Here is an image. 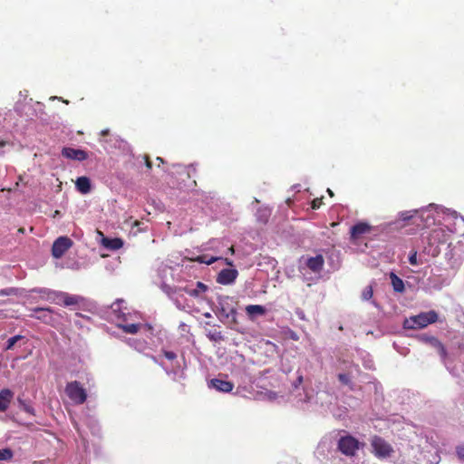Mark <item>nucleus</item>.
Returning <instances> with one entry per match:
<instances>
[{
	"instance_id": "nucleus-27",
	"label": "nucleus",
	"mask_w": 464,
	"mask_h": 464,
	"mask_svg": "<svg viewBox=\"0 0 464 464\" xmlns=\"http://www.w3.org/2000/svg\"><path fill=\"white\" fill-rule=\"evenodd\" d=\"M338 380H339V381H340V382H342L343 384L350 386V389H351V390H353V385H352L351 379H350V377H349V375H348V374H346V373H339V374H338Z\"/></svg>"
},
{
	"instance_id": "nucleus-21",
	"label": "nucleus",
	"mask_w": 464,
	"mask_h": 464,
	"mask_svg": "<svg viewBox=\"0 0 464 464\" xmlns=\"http://www.w3.org/2000/svg\"><path fill=\"white\" fill-rule=\"evenodd\" d=\"M207 290H208V286L202 282H198L197 286L194 289H188V288L185 289L186 293L188 295L193 296V297H198L200 293L206 292Z\"/></svg>"
},
{
	"instance_id": "nucleus-23",
	"label": "nucleus",
	"mask_w": 464,
	"mask_h": 464,
	"mask_svg": "<svg viewBox=\"0 0 464 464\" xmlns=\"http://www.w3.org/2000/svg\"><path fill=\"white\" fill-rule=\"evenodd\" d=\"M121 329L123 330L124 333L135 334L140 330V325L137 324H129L121 325Z\"/></svg>"
},
{
	"instance_id": "nucleus-4",
	"label": "nucleus",
	"mask_w": 464,
	"mask_h": 464,
	"mask_svg": "<svg viewBox=\"0 0 464 464\" xmlns=\"http://www.w3.org/2000/svg\"><path fill=\"white\" fill-rule=\"evenodd\" d=\"M457 227L444 228L436 227L433 228L428 237L430 245H441L447 243L450 238L451 233H457Z\"/></svg>"
},
{
	"instance_id": "nucleus-19",
	"label": "nucleus",
	"mask_w": 464,
	"mask_h": 464,
	"mask_svg": "<svg viewBox=\"0 0 464 464\" xmlns=\"http://www.w3.org/2000/svg\"><path fill=\"white\" fill-rule=\"evenodd\" d=\"M390 278L392 281V285L393 290L397 293H402L405 290L404 283L401 278H400L396 274L392 272L390 274Z\"/></svg>"
},
{
	"instance_id": "nucleus-6",
	"label": "nucleus",
	"mask_w": 464,
	"mask_h": 464,
	"mask_svg": "<svg viewBox=\"0 0 464 464\" xmlns=\"http://www.w3.org/2000/svg\"><path fill=\"white\" fill-rule=\"evenodd\" d=\"M359 441L351 435L343 436L338 441V450L346 456H354L359 449Z\"/></svg>"
},
{
	"instance_id": "nucleus-38",
	"label": "nucleus",
	"mask_w": 464,
	"mask_h": 464,
	"mask_svg": "<svg viewBox=\"0 0 464 464\" xmlns=\"http://www.w3.org/2000/svg\"><path fill=\"white\" fill-rule=\"evenodd\" d=\"M464 223V218L462 217H456L454 225L457 226L458 224Z\"/></svg>"
},
{
	"instance_id": "nucleus-36",
	"label": "nucleus",
	"mask_w": 464,
	"mask_h": 464,
	"mask_svg": "<svg viewBox=\"0 0 464 464\" xmlns=\"http://www.w3.org/2000/svg\"><path fill=\"white\" fill-rule=\"evenodd\" d=\"M142 158H143V160H144V163H145V165H146L147 169H151V168H152V162H151V160H150V156H149V155H147V154H145V155H143V157H142Z\"/></svg>"
},
{
	"instance_id": "nucleus-26",
	"label": "nucleus",
	"mask_w": 464,
	"mask_h": 464,
	"mask_svg": "<svg viewBox=\"0 0 464 464\" xmlns=\"http://www.w3.org/2000/svg\"><path fill=\"white\" fill-rule=\"evenodd\" d=\"M218 259H220V257H215V256L208 257L207 255H203V256H199L197 258V261H198L199 263L211 265Z\"/></svg>"
},
{
	"instance_id": "nucleus-5",
	"label": "nucleus",
	"mask_w": 464,
	"mask_h": 464,
	"mask_svg": "<svg viewBox=\"0 0 464 464\" xmlns=\"http://www.w3.org/2000/svg\"><path fill=\"white\" fill-rule=\"evenodd\" d=\"M373 454L378 458L390 457L393 452L392 446L382 437L373 436L371 440Z\"/></svg>"
},
{
	"instance_id": "nucleus-28",
	"label": "nucleus",
	"mask_w": 464,
	"mask_h": 464,
	"mask_svg": "<svg viewBox=\"0 0 464 464\" xmlns=\"http://www.w3.org/2000/svg\"><path fill=\"white\" fill-rule=\"evenodd\" d=\"M24 337L22 335H14L11 338H9L7 340V344H6V347H5V350H11L14 348V344L21 339H23Z\"/></svg>"
},
{
	"instance_id": "nucleus-12",
	"label": "nucleus",
	"mask_w": 464,
	"mask_h": 464,
	"mask_svg": "<svg viewBox=\"0 0 464 464\" xmlns=\"http://www.w3.org/2000/svg\"><path fill=\"white\" fill-rule=\"evenodd\" d=\"M34 312L38 314L35 316L36 319L44 322V324H52L53 310L50 307L43 308V307H35L33 309Z\"/></svg>"
},
{
	"instance_id": "nucleus-44",
	"label": "nucleus",
	"mask_w": 464,
	"mask_h": 464,
	"mask_svg": "<svg viewBox=\"0 0 464 464\" xmlns=\"http://www.w3.org/2000/svg\"><path fill=\"white\" fill-rule=\"evenodd\" d=\"M327 192L331 197H334V193L330 188L327 189Z\"/></svg>"
},
{
	"instance_id": "nucleus-20",
	"label": "nucleus",
	"mask_w": 464,
	"mask_h": 464,
	"mask_svg": "<svg viewBox=\"0 0 464 464\" xmlns=\"http://www.w3.org/2000/svg\"><path fill=\"white\" fill-rule=\"evenodd\" d=\"M246 312L249 317L253 315H264L266 312V308L260 304H249L246 307Z\"/></svg>"
},
{
	"instance_id": "nucleus-14",
	"label": "nucleus",
	"mask_w": 464,
	"mask_h": 464,
	"mask_svg": "<svg viewBox=\"0 0 464 464\" xmlns=\"http://www.w3.org/2000/svg\"><path fill=\"white\" fill-rule=\"evenodd\" d=\"M210 386L217 391L229 392L234 388V383L226 380L214 378L210 381Z\"/></svg>"
},
{
	"instance_id": "nucleus-39",
	"label": "nucleus",
	"mask_w": 464,
	"mask_h": 464,
	"mask_svg": "<svg viewBox=\"0 0 464 464\" xmlns=\"http://www.w3.org/2000/svg\"><path fill=\"white\" fill-rule=\"evenodd\" d=\"M156 160L158 161L159 165H160V164H163V163H164L163 159H162V158H160V157H158V158L156 159Z\"/></svg>"
},
{
	"instance_id": "nucleus-9",
	"label": "nucleus",
	"mask_w": 464,
	"mask_h": 464,
	"mask_svg": "<svg viewBox=\"0 0 464 464\" xmlns=\"http://www.w3.org/2000/svg\"><path fill=\"white\" fill-rule=\"evenodd\" d=\"M62 155L64 158L78 160V161H83L88 158V153L85 150H82L80 149L69 148V147L63 149Z\"/></svg>"
},
{
	"instance_id": "nucleus-33",
	"label": "nucleus",
	"mask_w": 464,
	"mask_h": 464,
	"mask_svg": "<svg viewBox=\"0 0 464 464\" xmlns=\"http://www.w3.org/2000/svg\"><path fill=\"white\" fill-rule=\"evenodd\" d=\"M163 355L169 361H173L177 358V354L171 351H163Z\"/></svg>"
},
{
	"instance_id": "nucleus-29",
	"label": "nucleus",
	"mask_w": 464,
	"mask_h": 464,
	"mask_svg": "<svg viewBox=\"0 0 464 464\" xmlns=\"http://www.w3.org/2000/svg\"><path fill=\"white\" fill-rule=\"evenodd\" d=\"M373 295V290L371 285L366 286L362 293V299L364 301L370 300Z\"/></svg>"
},
{
	"instance_id": "nucleus-8",
	"label": "nucleus",
	"mask_w": 464,
	"mask_h": 464,
	"mask_svg": "<svg viewBox=\"0 0 464 464\" xmlns=\"http://www.w3.org/2000/svg\"><path fill=\"white\" fill-rule=\"evenodd\" d=\"M372 226L367 222H358L353 225L350 229V236L353 241L360 239L363 235L369 234L372 231Z\"/></svg>"
},
{
	"instance_id": "nucleus-2",
	"label": "nucleus",
	"mask_w": 464,
	"mask_h": 464,
	"mask_svg": "<svg viewBox=\"0 0 464 464\" xmlns=\"http://www.w3.org/2000/svg\"><path fill=\"white\" fill-rule=\"evenodd\" d=\"M218 314L227 319L230 324H237V308L233 304V299L228 295H218Z\"/></svg>"
},
{
	"instance_id": "nucleus-40",
	"label": "nucleus",
	"mask_w": 464,
	"mask_h": 464,
	"mask_svg": "<svg viewBox=\"0 0 464 464\" xmlns=\"http://www.w3.org/2000/svg\"><path fill=\"white\" fill-rule=\"evenodd\" d=\"M228 252L233 255L235 253V249H234V246H231L230 247H228Z\"/></svg>"
},
{
	"instance_id": "nucleus-17",
	"label": "nucleus",
	"mask_w": 464,
	"mask_h": 464,
	"mask_svg": "<svg viewBox=\"0 0 464 464\" xmlns=\"http://www.w3.org/2000/svg\"><path fill=\"white\" fill-rule=\"evenodd\" d=\"M75 187L82 194H87L92 189L91 180L88 177H79L75 181Z\"/></svg>"
},
{
	"instance_id": "nucleus-45",
	"label": "nucleus",
	"mask_w": 464,
	"mask_h": 464,
	"mask_svg": "<svg viewBox=\"0 0 464 464\" xmlns=\"http://www.w3.org/2000/svg\"><path fill=\"white\" fill-rule=\"evenodd\" d=\"M18 232H19V233H22V234H23V233H24V227H20V228L18 229Z\"/></svg>"
},
{
	"instance_id": "nucleus-10",
	"label": "nucleus",
	"mask_w": 464,
	"mask_h": 464,
	"mask_svg": "<svg viewBox=\"0 0 464 464\" xmlns=\"http://www.w3.org/2000/svg\"><path fill=\"white\" fill-rule=\"evenodd\" d=\"M237 275L236 269H222L218 275L217 282L221 285H230L236 280Z\"/></svg>"
},
{
	"instance_id": "nucleus-34",
	"label": "nucleus",
	"mask_w": 464,
	"mask_h": 464,
	"mask_svg": "<svg viewBox=\"0 0 464 464\" xmlns=\"http://www.w3.org/2000/svg\"><path fill=\"white\" fill-rule=\"evenodd\" d=\"M409 262L411 265L412 266H417L418 265V261H417V252L414 251L412 252L410 256H409Z\"/></svg>"
},
{
	"instance_id": "nucleus-41",
	"label": "nucleus",
	"mask_w": 464,
	"mask_h": 464,
	"mask_svg": "<svg viewBox=\"0 0 464 464\" xmlns=\"http://www.w3.org/2000/svg\"><path fill=\"white\" fill-rule=\"evenodd\" d=\"M101 134H102V136L108 135V134H109V130H102Z\"/></svg>"
},
{
	"instance_id": "nucleus-22",
	"label": "nucleus",
	"mask_w": 464,
	"mask_h": 464,
	"mask_svg": "<svg viewBox=\"0 0 464 464\" xmlns=\"http://www.w3.org/2000/svg\"><path fill=\"white\" fill-rule=\"evenodd\" d=\"M78 301H79V299L75 295H67V294H64L63 295V304L65 306H70V305L77 304Z\"/></svg>"
},
{
	"instance_id": "nucleus-42",
	"label": "nucleus",
	"mask_w": 464,
	"mask_h": 464,
	"mask_svg": "<svg viewBox=\"0 0 464 464\" xmlns=\"http://www.w3.org/2000/svg\"><path fill=\"white\" fill-rule=\"evenodd\" d=\"M6 145V141L5 140H0V147H5Z\"/></svg>"
},
{
	"instance_id": "nucleus-18",
	"label": "nucleus",
	"mask_w": 464,
	"mask_h": 464,
	"mask_svg": "<svg viewBox=\"0 0 464 464\" xmlns=\"http://www.w3.org/2000/svg\"><path fill=\"white\" fill-rule=\"evenodd\" d=\"M102 245L104 247H106L108 249L118 250L122 247L123 241L118 237H115V238L104 237L102 239Z\"/></svg>"
},
{
	"instance_id": "nucleus-1",
	"label": "nucleus",
	"mask_w": 464,
	"mask_h": 464,
	"mask_svg": "<svg viewBox=\"0 0 464 464\" xmlns=\"http://www.w3.org/2000/svg\"><path fill=\"white\" fill-rule=\"evenodd\" d=\"M437 321L438 314L431 310L406 318L403 322V327L411 330L421 329Z\"/></svg>"
},
{
	"instance_id": "nucleus-37",
	"label": "nucleus",
	"mask_w": 464,
	"mask_h": 464,
	"mask_svg": "<svg viewBox=\"0 0 464 464\" xmlns=\"http://www.w3.org/2000/svg\"><path fill=\"white\" fill-rule=\"evenodd\" d=\"M289 336L294 341H298L299 340L298 334L295 332H294V331H290Z\"/></svg>"
},
{
	"instance_id": "nucleus-35",
	"label": "nucleus",
	"mask_w": 464,
	"mask_h": 464,
	"mask_svg": "<svg viewBox=\"0 0 464 464\" xmlns=\"http://www.w3.org/2000/svg\"><path fill=\"white\" fill-rule=\"evenodd\" d=\"M14 294H15V289L12 287L0 290V295H11Z\"/></svg>"
},
{
	"instance_id": "nucleus-25",
	"label": "nucleus",
	"mask_w": 464,
	"mask_h": 464,
	"mask_svg": "<svg viewBox=\"0 0 464 464\" xmlns=\"http://www.w3.org/2000/svg\"><path fill=\"white\" fill-rule=\"evenodd\" d=\"M14 453L12 450L5 448L0 449V460L9 461L13 459Z\"/></svg>"
},
{
	"instance_id": "nucleus-15",
	"label": "nucleus",
	"mask_w": 464,
	"mask_h": 464,
	"mask_svg": "<svg viewBox=\"0 0 464 464\" xmlns=\"http://www.w3.org/2000/svg\"><path fill=\"white\" fill-rule=\"evenodd\" d=\"M424 340L426 343L430 344L432 347H434L438 351L439 354L440 355V357L442 359L447 358V356H448L447 350H446L444 344L437 337L426 336V337H424Z\"/></svg>"
},
{
	"instance_id": "nucleus-16",
	"label": "nucleus",
	"mask_w": 464,
	"mask_h": 464,
	"mask_svg": "<svg viewBox=\"0 0 464 464\" xmlns=\"http://www.w3.org/2000/svg\"><path fill=\"white\" fill-rule=\"evenodd\" d=\"M13 398L14 392L10 389L6 388L0 391V412L8 409Z\"/></svg>"
},
{
	"instance_id": "nucleus-32",
	"label": "nucleus",
	"mask_w": 464,
	"mask_h": 464,
	"mask_svg": "<svg viewBox=\"0 0 464 464\" xmlns=\"http://www.w3.org/2000/svg\"><path fill=\"white\" fill-rule=\"evenodd\" d=\"M456 453H457L458 458H459L461 461H464V445L458 446V447L456 448Z\"/></svg>"
},
{
	"instance_id": "nucleus-11",
	"label": "nucleus",
	"mask_w": 464,
	"mask_h": 464,
	"mask_svg": "<svg viewBox=\"0 0 464 464\" xmlns=\"http://www.w3.org/2000/svg\"><path fill=\"white\" fill-rule=\"evenodd\" d=\"M400 218L402 221H412V224L417 225L418 227H425V225H420V222H422L423 218L421 215L419 214L417 210L412 211H404L400 214Z\"/></svg>"
},
{
	"instance_id": "nucleus-46",
	"label": "nucleus",
	"mask_w": 464,
	"mask_h": 464,
	"mask_svg": "<svg viewBox=\"0 0 464 464\" xmlns=\"http://www.w3.org/2000/svg\"><path fill=\"white\" fill-rule=\"evenodd\" d=\"M302 381H303V377H302V376H300V377L298 378V382H302Z\"/></svg>"
},
{
	"instance_id": "nucleus-13",
	"label": "nucleus",
	"mask_w": 464,
	"mask_h": 464,
	"mask_svg": "<svg viewBox=\"0 0 464 464\" xmlns=\"http://www.w3.org/2000/svg\"><path fill=\"white\" fill-rule=\"evenodd\" d=\"M324 259L322 255L309 257L306 261L307 267L314 273H319L323 270Z\"/></svg>"
},
{
	"instance_id": "nucleus-3",
	"label": "nucleus",
	"mask_w": 464,
	"mask_h": 464,
	"mask_svg": "<svg viewBox=\"0 0 464 464\" xmlns=\"http://www.w3.org/2000/svg\"><path fill=\"white\" fill-rule=\"evenodd\" d=\"M65 392L75 404H83L87 400L86 391L78 381L68 382L65 387Z\"/></svg>"
},
{
	"instance_id": "nucleus-7",
	"label": "nucleus",
	"mask_w": 464,
	"mask_h": 464,
	"mask_svg": "<svg viewBox=\"0 0 464 464\" xmlns=\"http://www.w3.org/2000/svg\"><path fill=\"white\" fill-rule=\"evenodd\" d=\"M72 246V241L67 237H59L53 244L52 255L55 258L62 257Z\"/></svg>"
},
{
	"instance_id": "nucleus-30",
	"label": "nucleus",
	"mask_w": 464,
	"mask_h": 464,
	"mask_svg": "<svg viewBox=\"0 0 464 464\" xmlns=\"http://www.w3.org/2000/svg\"><path fill=\"white\" fill-rule=\"evenodd\" d=\"M18 402H19V404H20V408H21L24 411H25V412H27V413H29V414H31V415H34V409L31 405H29V404L25 403V402H24V401H22L21 399H18Z\"/></svg>"
},
{
	"instance_id": "nucleus-43",
	"label": "nucleus",
	"mask_w": 464,
	"mask_h": 464,
	"mask_svg": "<svg viewBox=\"0 0 464 464\" xmlns=\"http://www.w3.org/2000/svg\"><path fill=\"white\" fill-rule=\"evenodd\" d=\"M225 261L227 265L232 266V261L228 260L227 258H226Z\"/></svg>"
},
{
	"instance_id": "nucleus-24",
	"label": "nucleus",
	"mask_w": 464,
	"mask_h": 464,
	"mask_svg": "<svg viewBox=\"0 0 464 464\" xmlns=\"http://www.w3.org/2000/svg\"><path fill=\"white\" fill-rule=\"evenodd\" d=\"M208 338L214 342H220L224 340V336L220 331H209L207 334Z\"/></svg>"
},
{
	"instance_id": "nucleus-31",
	"label": "nucleus",
	"mask_w": 464,
	"mask_h": 464,
	"mask_svg": "<svg viewBox=\"0 0 464 464\" xmlns=\"http://www.w3.org/2000/svg\"><path fill=\"white\" fill-rule=\"evenodd\" d=\"M323 205V198H314L311 203L313 209H318Z\"/></svg>"
}]
</instances>
